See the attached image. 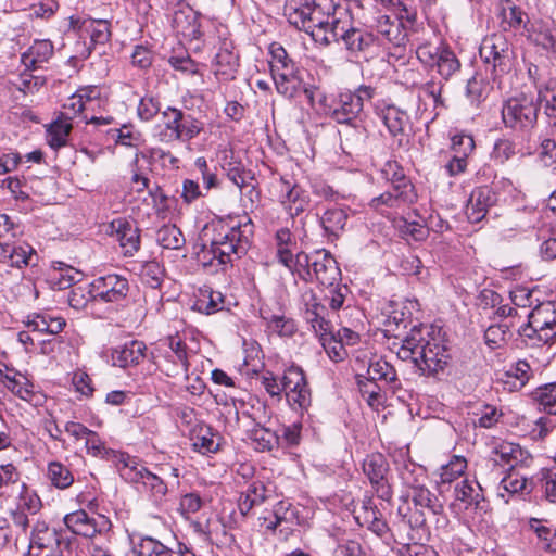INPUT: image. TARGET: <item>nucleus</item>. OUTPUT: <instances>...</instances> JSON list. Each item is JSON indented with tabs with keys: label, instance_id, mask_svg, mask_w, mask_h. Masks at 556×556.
Here are the masks:
<instances>
[{
	"label": "nucleus",
	"instance_id": "obj_1",
	"mask_svg": "<svg viewBox=\"0 0 556 556\" xmlns=\"http://www.w3.org/2000/svg\"><path fill=\"white\" fill-rule=\"evenodd\" d=\"M444 337L440 327L414 326L402 339L397 356L403 361H412L422 374L434 375L443 370L450 359Z\"/></svg>",
	"mask_w": 556,
	"mask_h": 556
},
{
	"label": "nucleus",
	"instance_id": "obj_2",
	"mask_svg": "<svg viewBox=\"0 0 556 556\" xmlns=\"http://www.w3.org/2000/svg\"><path fill=\"white\" fill-rule=\"evenodd\" d=\"M343 13L346 10L337 7L333 0H312L298 7L290 5L286 15L291 25L323 45V37L332 35L334 25L341 22Z\"/></svg>",
	"mask_w": 556,
	"mask_h": 556
},
{
	"label": "nucleus",
	"instance_id": "obj_3",
	"mask_svg": "<svg viewBox=\"0 0 556 556\" xmlns=\"http://www.w3.org/2000/svg\"><path fill=\"white\" fill-rule=\"evenodd\" d=\"M253 223L248 216L241 217L231 225L219 224L211 240L208 253L219 264H232L235 258L247 254L253 236Z\"/></svg>",
	"mask_w": 556,
	"mask_h": 556
},
{
	"label": "nucleus",
	"instance_id": "obj_4",
	"mask_svg": "<svg viewBox=\"0 0 556 556\" xmlns=\"http://www.w3.org/2000/svg\"><path fill=\"white\" fill-rule=\"evenodd\" d=\"M16 227L7 214H0V263L23 268L34 265L35 249L25 241L16 240Z\"/></svg>",
	"mask_w": 556,
	"mask_h": 556
},
{
	"label": "nucleus",
	"instance_id": "obj_5",
	"mask_svg": "<svg viewBox=\"0 0 556 556\" xmlns=\"http://www.w3.org/2000/svg\"><path fill=\"white\" fill-rule=\"evenodd\" d=\"M479 54L490 70L493 80L510 71L514 52L505 35L496 33L484 37Z\"/></svg>",
	"mask_w": 556,
	"mask_h": 556
},
{
	"label": "nucleus",
	"instance_id": "obj_6",
	"mask_svg": "<svg viewBox=\"0 0 556 556\" xmlns=\"http://www.w3.org/2000/svg\"><path fill=\"white\" fill-rule=\"evenodd\" d=\"M121 476L130 483L141 484L154 504L160 505L164 502L168 492L167 484L161 477L151 472L136 459L128 458L124 463L121 468Z\"/></svg>",
	"mask_w": 556,
	"mask_h": 556
},
{
	"label": "nucleus",
	"instance_id": "obj_7",
	"mask_svg": "<svg viewBox=\"0 0 556 556\" xmlns=\"http://www.w3.org/2000/svg\"><path fill=\"white\" fill-rule=\"evenodd\" d=\"M417 59L429 68H435L445 80L460 70L456 54L444 45L422 43L416 50Z\"/></svg>",
	"mask_w": 556,
	"mask_h": 556
},
{
	"label": "nucleus",
	"instance_id": "obj_8",
	"mask_svg": "<svg viewBox=\"0 0 556 556\" xmlns=\"http://www.w3.org/2000/svg\"><path fill=\"white\" fill-rule=\"evenodd\" d=\"M342 40L346 50L351 53H358L366 51L372 46L375 37L371 33H367L353 26L352 18L349 13H343V18L334 25L332 35L328 38L323 37V45L329 46L331 42Z\"/></svg>",
	"mask_w": 556,
	"mask_h": 556
},
{
	"label": "nucleus",
	"instance_id": "obj_9",
	"mask_svg": "<svg viewBox=\"0 0 556 556\" xmlns=\"http://www.w3.org/2000/svg\"><path fill=\"white\" fill-rule=\"evenodd\" d=\"M269 65L277 90L282 94H291L293 86H290L298 74V66L287 50L278 42L269 46Z\"/></svg>",
	"mask_w": 556,
	"mask_h": 556
},
{
	"label": "nucleus",
	"instance_id": "obj_10",
	"mask_svg": "<svg viewBox=\"0 0 556 556\" xmlns=\"http://www.w3.org/2000/svg\"><path fill=\"white\" fill-rule=\"evenodd\" d=\"M285 394L293 409H307L312 403V394L302 368L291 366L285 371Z\"/></svg>",
	"mask_w": 556,
	"mask_h": 556
},
{
	"label": "nucleus",
	"instance_id": "obj_11",
	"mask_svg": "<svg viewBox=\"0 0 556 556\" xmlns=\"http://www.w3.org/2000/svg\"><path fill=\"white\" fill-rule=\"evenodd\" d=\"M93 300L104 303H119L126 299L129 292V283L126 277L117 274L100 276L91 282Z\"/></svg>",
	"mask_w": 556,
	"mask_h": 556
},
{
	"label": "nucleus",
	"instance_id": "obj_12",
	"mask_svg": "<svg viewBox=\"0 0 556 556\" xmlns=\"http://www.w3.org/2000/svg\"><path fill=\"white\" fill-rule=\"evenodd\" d=\"M311 280L321 286L332 288L341 280V270L330 252L316 250L312 253Z\"/></svg>",
	"mask_w": 556,
	"mask_h": 556
},
{
	"label": "nucleus",
	"instance_id": "obj_13",
	"mask_svg": "<svg viewBox=\"0 0 556 556\" xmlns=\"http://www.w3.org/2000/svg\"><path fill=\"white\" fill-rule=\"evenodd\" d=\"M367 381L364 382L361 377H358V386L363 393H368V402L372 405V402L379 397V392L376 390L378 387L374 386L372 389H369V384L374 381H382L386 384L391 386V388H395L397 382L396 370L394 367L383 359H378L376 362H371L367 369Z\"/></svg>",
	"mask_w": 556,
	"mask_h": 556
},
{
	"label": "nucleus",
	"instance_id": "obj_14",
	"mask_svg": "<svg viewBox=\"0 0 556 556\" xmlns=\"http://www.w3.org/2000/svg\"><path fill=\"white\" fill-rule=\"evenodd\" d=\"M522 458V450L520 445L511 442H502L494 447L492 451V457L484 459L478 465L479 473L488 469L497 471V475L502 473L501 469L505 466L513 470L515 465L518 464Z\"/></svg>",
	"mask_w": 556,
	"mask_h": 556
},
{
	"label": "nucleus",
	"instance_id": "obj_15",
	"mask_svg": "<svg viewBox=\"0 0 556 556\" xmlns=\"http://www.w3.org/2000/svg\"><path fill=\"white\" fill-rule=\"evenodd\" d=\"M417 192L412 182L391 184V189L381 193L371 200L370 205L374 208L387 206L391 208H400L410 205L417 201Z\"/></svg>",
	"mask_w": 556,
	"mask_h": 556
},
{
	"label": "nucleus",
	"instance_id": "obj_16",
	"mask_svg": "<svg viewBox=\"0 0 556 556\" xmlns=\"http://www.w3.org/2000/svg\"><path fill=\"white\" fill-rule=\"evenodd\" d=\"M279 201L291 216H298L307 207L309 197L292 178L282 176L279 180Z\"/></svg>",
	"mask_w": 556,
	"mask_h": 556
},
{
	"label": "nucleus",
	"instance_id": "obj_17",
	"mask_svg": "<svg viewBox=\"0 0 556 556\" xmlns=\"http://www.w3.org/2000/svg\"><path fill=\"white\" fill-rule=\"evenodd\" d=\"M239 66V56L231 41L224 40L215 55L213 68L217 79L228 81L235 78Z\"/></svg>",
	"mask_w": 556,
	"mask_h": 556
},
{
	"label": "nucleus",
	"instance_id": "obj_18",
	"mask_svg": "<svg viewBox=\"0 0 556 556\" xmlns=\"http://www.w3.org/2000/svg\"><path fill=\"white\" fill-rule=\"evenodd\" d=\"M496 202V194L488 186L476 188L468 200L466 205V215L471 223H479L482 220L489 208Z\"/></svg>",
	"mask_w": 556,
	"mask_h": 556
},
{
	"label": "nucleus",
	"instance_id": "obj_19",
	"mask_svg": "<svg viewBox=\"0 0 556 556\" xmlns=\"http://www.w3.org/2000/svg\"><path fill=\"white\" fill-rule=\"evenodd\" d=\"M47 144L54 151H59L68 144V137L73 129L72 118L64 113L58 116L49 124L45 125Z\"/></svg>",
	"mask_w": 556,
	"mask_h": 556
},
{
	"label": "nucleus",
	"instance_id": "obj_20",
	"mask_svg": "<svg viewBox=\"0 0 556 556\" xmlns=\"http://www.w3.org/2000/svg\"><path fill=\"white\" fill-rule=\"evenodd\" d=\"M125 256H132L140 249V230L130 222L118 218L111 223Z\"/></svg>",
	"mask_w": 556,
	"mask_h": 556
},
{
	"label": "nucleus",
	"instance_id": "obj_21",
	"mask_svg": "<svg viewBox=\"0 0 556 556\" xmlns=\"http://www.w3.org/2000/svg\"><path fill=\"white\" fill-rule=\"evenodd\" d=\"M277 258L293 275H298L304 281L311 280L312 253L298 252L294 255L292 250H278Z\"/></svg>",
	"mask_w": 556,
	"mask_h": 556
},
{
	"label": "nucleus",
	"instance_id": "obj_22",
	"mask_svg": "<svg viewBox=\"0 0 556 556\" xmlns=\"http://www.w3.org/2000/svg\"><path fill=\"white\" fill-rule=\"evenodd\" d=\"M147 345L142 341L132 340L112 352L114 366L126 368L138 365L146 357Z\"/></svg>",
	"mask_w": 556,
	"mask_h": 556
},
{
	"label": "nucleus",
	"instance_id": "obj_23",
	"mask_svg": "<svg viewBox=\"0 0 556 556\" xmlns=\"http://www.w3.org/2000/svg\"><path fill=\"white\" fill-rule=\"evenodd\" d=\"M454 495L455 500L464 503L466 508L473 507L481 511L486 510L488 504L478 482L476 486L468 479L457 482L454 486Z\"/></svg>",
	"mask_w": 556,
	"mask_h": 556
},
{
	"label": "nucleus",
	"instance_id": "obj_24",
	"mask_svg": "<svg viewBox=\"0 0 556 556\" xmlns=\"http://www.w3.org/2000/svg\"><path fill=\"white\" fill-rule=\"evenodd\" d=\"M4 387L14 395L30 404L37 405L40 401V394L35 391L34 384L22 374L16 372L12 376L3 377Z\"/></svg>",
	"mask_w": 556,
	"mask_h": 556
},
{
	"label": "nucleus",
	"instance_id": "obj_25",
	"mask_svg": "<svg viewBox=\"0 0 556 556\" xmlns=\"http://www.w3.org/2000/svg\"><path fill=\"white\" fill-rule=\"evenodd\" d=\"M54 48L50 40H35L22 54V63L28 70L40 68L53 55Z\"/></svg>",
	"mask_w": 556,
	"mask_h": 556
},
{
	"label": "nucleus",
	"instance_id": "obj_26",
	"mask_svg": "<svg viewBox=\"0 0 556 556\" xmlns=\"http://www.w3.org/2000/svg\"><path fill=\"white\" fill-rule=\"evenodd\" d=\"M501 113L507 127H525L535 121L538 106H503Z\"/></svg>",
	"mask_w": 556,
	"mask_h": 556
},
{
	"label": "nucleus",
	"instance_id": "obj_27",
	"mask_svg": "<svg viewBox=\"0 0 556 556\" xmlns=\"http://www.w3.org/2000/svg\"><path fill=\"white\" fill-rule=\"evenodd\" d=\"M528 346L538 348L551 345L556 342V324L552 327L536 328L531 325H523L519 330Z\"/></svg>",
	"mask_w": 556,
	"mask_h": 556
},
{
	"label": "nucleus",
	"instance_id": "obj_28",
	"mask_svg": "<svg viewBox=\"0 0 556 556\" xmlns=\"http://www.w3.org/2000/svg\"><path fill=\"white\" fill-rule=\"evenodd\" d=\"M174 25L178 33L190 40H198L202 36L199 17L192 10L176 12Z\"/></svg>",
	"mask_w": 556,
	"mask_h": 556
},
{
	"label": "nucleus",
	"instance_id": "obj_29",
	"mask_svg": "<svg viewBox=\"0 0 556 556\" xmlns=\"http://www.w3.org/2000/svg\"><path fill=\"white\" fill-rule=\"evenodd\" d=\"M267 498V489L261 481L251 482L247 490L241 493L238 501V507L242 516H247L250 510L264 503Z\"/></svg>",
	"mask_w": 556,
	"mask_h": 556
},
{
	"label": "nucleus",
	"instance_id": "obj_30",
	"mask_svg": "<svg viewBox=\"0 0 556 556\" xmlns=\"http://www.w3.org/2000/svg\"><path fill=\"white\" fill-rule=\"evenodd\" d=\"M531 489L529 488V483L526 477L519 475L517 471L509 470L507 475L502 478L498 485V496L504 498L506 503H508L509 498L505 497L514 494H525L529 493Z\"/></svg>",
	"mask_w": 556,
	"mask_h": 556
},
{
	"label": "nucleus",
	"instance_id": "obj_31",
	"mask_svg": "<svg viewBox=\"0 0 556 556\" xmlns=\"http://www.w3.org/2000/svg\"><path fill=\"white\" fill-rule=\"evenodd\" d=\"M409 496L416 507L426 509L432 516L441 515L444 511L443 502L425 485L409 492Z\"/></svg>",
	"mask_w": 556,
	"mask_h": 556
},
{
	"label": "nucleus",
	"instance_id": "obj_32",
	"mask_svg": "<svg viewBox=\"0 0 556 556\" xmlns=\"http://www.w3.org/2000/svg\"><path fill=\"white\" fill-rule=\"evenodd\" d=\"M526 14L510 0L501 2V25L504 31L519 30L525 26Z\"/></svg>",
	"mask_w": 556,
	"mask_h": 556
},
{
	"label": "nucleus",
	"instance_id": "obj_33",
	"mask_svg": "<svg viewBox=\"0 0 556 556\" xmlns=\"http://www.w3.org/2000/svg\"><path fill=\"white\" fill-rule=\"evenodd\" d=\"M378 91L375 87L359 85L357 88H344L339 93L340 104H364L377 100Z\"/></svg>",
	"mask_w": 556,
	"mask_h": 556
},
{
	"label": "nucleus",
	"instance_id": "obj_34",
	"mask_svg": "<svg viewBox=\"0 0 556 556\" xmlns=\"http://www.w3.org/2000/svg\"><path fill=\"white\" fill-rule=\"evenodd\" d=\"M556 324V311L553 302L538 303L528 315V323L536 328L552 327Z\"/></svg>",
	"mask_w": 556,
	"mask_h": 556
},
{
	"label": "nucleus",
	"instance_id": "obj_35",
	"mask_svg": "<svg viewBox=\"0 0 556 556\" xmlns=\"http://www.w3.org/2000/svg\"><path fill=\"white\" fill-rule=\"evenodd\" d=\"M376 28L386 40L394 46L404 43L406 34L401 28V23L391 21L388 15H379L377 17Z\"/></svg>",
	"mask_w": 556,
	"mask_h": 556
},
{
	"label": "nucleus",
	"instance_id": "obj_36",
	"mask_svg": "<svg viewBox=\"0 0 556 556\" xmlns=\"http://www.w3.org/2000/svg\"><path fill=\"white\" fill-rule=\"evenodd\" d=\"M363 471L370 483L379 482L386 478L389 471L388 460L381 453L369 454L363 462Z\"/></svg>",
	"mask_w": 556,
	"mask_h": 556
},
{
	"label": "nucleus",
	"instance_id": "obj_37",
	"mask_svg": "<svg viewBox=\"0 0 556 556\" xmlns=\"http://www.w3.org/2000/svg\"><path fill=\"white\" fill-rule=\"evenodd\" d=\"M346 222L348 213L340 207L327 208L320 218L324 230L332 236H338L344 229Z\"/></svg>",
	"mask_w": 556,
	"mask_h": 556
},
{
	"label": "nucleus",
	"instance_id": "obj_38",
	"mask_svg": "<svg viewBox=\"0 0 556 556\" xmlns=\"http://www.w3.org/2000/svg\"><path fill=\"white\" fill-rule=\"evenodd\" d=\"M156 241L164 249H181L186 239L181 230L173 224L163 225L156 232Z\"/></svg>",
	"mask_w": 556,
	"mask_h": 556
},
{
	"label": "nucleus",
	"instance_id": "obj_39",
	"mask_svg": "<svg viewBox=\"0 0 556 556\" xmlns=\"http://www.w3.org/2000/svg\"><path fill=\"white\" fill-rule=\"evenodd\" d=\"M78 276H80L78 270L62 262H58L53 266L50 279L53 287L64 290L71 288L77 281Z\"/></svg>",
	"mask_w": 556,
	"mask_h": 556
},
{
	"label": "nucleus",
	"instance_id": "obj_40",
	"mask_svg": "<svg viewBox=\"0 0 556 556\" xmlns=\"http://www.w3.org/2000/svg\"><path fill=\"white\" fill-rule=\"evenodd\" d=\"M135 553L137 556H178L179 548L173 551L165 546L160 541L146 536L142 538L139 543L135 546Z\"/></svg>",
	"mask_w": 556,
	"mask_h": 556
},
{
	"label": "nucleus",
	"instance_id": "obj_41",
	"mask_svg": "<svg viewBox=\"0 0 556 556\" xmlns=\"http://www.w3.org/2000/svg\"><path fill=\"white\" fill-rule=\"evenodd\" d=\"M533 376V371L529 363L525 359H519L505 371V383H511V388L521 389L526 386L529 379Z\"/></svg>",
	"mask_w": 556,
	"mask_h": 556
},
{
	"label": "nucleus",
	"instance_id": "obj_42",
	"mask_svg": "<svg viewBox=\"0 0 556 556\" xmlns=\"http://www.w3.org/2000/svg\"><path fill=\"white\" fill-rule=\"evenodd\" d=\"M194 308L206 315L222 311L224 308V295L219 291L202 290L194 303Z\"/></svg>",
	"mask_w": 556,
	"mask_h": 556
},
{
	"label": "nucleus",
	"instance_id": "obj_43",
	"mask_svg": "<svg viewBox=\"0 0 556 556\" xmlns=\"http://www.w3.org/2000/svg\"><path fill=\"white\" fill-rule=\"evenodd\" d=\"M74 102L72 104H86L88 102H106L108 89L102 86L89 85L83 86L76 90L71 97Z\"/></svg>",
	"mask_w": 556,
	"mask_h": 556
},
{
	"label": "nucleus",
	"instance_id": "obj_44",
	"mask_svg": "<svg viewBox=\"0 0 556 556\" xmlns=\"http://www.w3.org/2000/svg\"><path fill=\"white\" fill-rule=\"evenodd\" d=\"M48 478L52 485L64 490L74 482V476L71 470L60 462H50L48 464Z\"/></svg>",
	"mask_w": 556,
	"mask_h": 556
},
{
	"label": "nucleus",
	"instance_id": "obj_45",
	"mask_svg": "<svg viewBox=\"0 0 556 556\" xmlns=\"http://www.w3.org/2000/svg\"><path fill=\"white\" fill-rule=\"evenodd\" d=\"M262 317L267 321L268 328L274 332H277L279 336L290 337L296 331L294 320L283 314L266 315V312L262 311Z\"/></svg>",
	"mask_w": 556,
	"mask_h": 556
},
{
	"label": "nucleus",
	"instance_id": "obj_46",
	"mask_svg": "<svg viewBox=\"0 0 556 556\" xmlns=\"http://www.w3.org/2000/svg\"><path fill=\"white\" fill-rule=\"evenodd\" d=\"M401 479L406 484L410 492L416 491V488L424 485L426 479V470L422 466L414 463L404 464L400 471Z\"/></svg>",
	"mask_w": 556,
	"mask_h": 556
},
{
	"label": "nucleus",
	"instance_id": "obj_47",
	"mask_svg": "<svg viewBox=\"0 0 556 556\" xmlns=\"http://www.w3.org/2000/svg\"><path fill=\"white\" fill-rule=\"evenodd\" d=\"M467 460L462 456H453L452 459L440 468V483H452L464 475Z\"/></svg>",
	"mask_w": 556,
	"mask_h": 556
},
{
	"label": "nucleus",
	"instance_id": "obj_48",
	"mask_svg": "<svg viewBox=\"0 0 556 556\" xmlns=\"http://www.w3.org/2000/svg\"><path fill=\"white\" fill-rule=\"evenodd\" d=\"M111 526V521L108 517L98 515L97 517H89L75 534L85 538H93L97 534L108 532Z\"/></svg>",
	"mask_w": 556,
	"mask_h": 556
},
{
	"label": "nucleus",
	"instance_id": "obj_49",
	"mask_svg": "<svg viewBox=\"0 0 556 556\" xmlns=\"http://www.w3.org/2000/svg\"><path fill=\"white\" fill-rule=\"evenodd\" d=\"M85 29L89 33L93 45H105L111 38L110 23L106 20L85 22Z\"/></svg>",
	"mask_w": 556,
	"mask_h": 556
},
{
	"label": "nucleus",
	"instance_id": "obj_50",
	"mask_svg": "<svg viewBox=\"0 0 556 556\" xmlns=\"http://www.w3.org/2000/svg\"><path fill=\"white\" fill-rule=\"evenodd\" d=\"M251 439L262 452L271 451L279 444V437L274 431L258 425L251 431Z\"/></svg>",
	"mask_w": 556,
	"mask_h": 556
},
{
	"label": "nucleus",
	"instance_id": "obj_51",
	"mask_svg": "<svg viewBox=\"0 0 556 556\" xmlns=\"http://www.w3.org/2000/svg\"><path fill=\"white\" fill-rule=\"evenodd\" d=\"M365 520L368 523V529L379 538L387 540L389 536V526L381 519V513L371 506H364Z\"/></svg>",
	"mask_w": 556,
	"mask_h": 556
},
{
	"label": "nucleus",
	"instance_id": "obj_52",
	"mask_svg": "<svg viewBox=\"0 0 556 556\" xmlns=\"http://www.w3.org/2000/svg\"><path fill=\"white\" fill-rule=\"evenodd\" d=\"M168 63L174 70L181 73L194 75L199 71L198 63L184 49L173 51V54L168 58Z\"/></svg>",
	"mask_w": 556,
	"mask_h": 556
},
{
	"label": "nucleus",
	"instance_id": "obj_53",
	"mask_svg": "<svg viewBox=\"0 0 556 556\" xmlns=\"http://www.w3.org/2000/svg\"><path fill=\"white\" fill-rule=\"evenodd\" d=\"M319 339L326 353L332 361L340 362L344 359L346 356L344 344L334 336L332 331L329 333L323 332V336Z\"/></svg>",
	"mask_w": 556,
	"mask_h": 556
},
{
	"label": "nucleus",
	"instance_id": "obj_54",
	"mask_svg": "<svg viewBox=\"0 0 556 556\" xmlns=\"http://www.w3.org/2000/svg\"><path fill=\"white\" fill-rule=\"evenodd\" d=\"M164 277V269L156 261H149L142 265L141 278L149 287L156 289L161 286Z\"/></svg>",
	"mask_w": 556,
	"mask_h": 556
},
{
	"label": "nucleus",
	"instance_id": "obj_55",
	"mask_svg": "<svg viewBox=\"0 0 556 556\" xmlns=\"http://www.w3.org/2000/svg\"><path fill=\"white\" fill-rule=\"evenodd\" d=\"M535 400L546 413L556 415V383L539 388L535 392Z\"/></svg>",
	"mask_w": 556,
	"mask_h": 556
},
{
	"label": "nucleus",
	"instance_id": "obj_56",
	"mask_svg": "<svg viewBox=\"0 0 556 556\" xmlns=\"http://www.w3.org/2000/svg\"><path fill=\"white\" fill-rule=\"evenodd\" d=\"M530 529L536 534L539 541L542 542V548L545 551H555L553 548V541L556 539V530L542 523L538 519H531L529 522Z\"/></svg>",
	"mask_w": 556,
	"mask_h": 556
},
{
	"label": "nucleus",
	"instance_id": "obj_57",
	"mask_svg": "<svg viewBox=\"0 0 556 556\" xmlns=\"http://www.w3.org/2000/svg\"><path fill=\"white\" fill-rule=\"evenodd\" d=\"M509 336V327L505 324L491 325L484 331V340L489 348L497 349L504 344Z\"/></svg>",
	"mask_w": 556,
	"mask_h": 556
},
{
	"label": "nucleus",
	"instance_id": "obj_58",
	"mask_svg": "<svg viewBox=\"0 0 556 556\" xmlns=\"http://www.w3.org/2000/svg\"><path fill=\"white\" fill-rule=\"evenodd\" d=\"M491 86L482 79L472 77L468 80L466 86V92L469 101L471 102H483L488 99L491 91Z\"/></svg>",
	"mask_w": 556,
	"mask_h": 556
},
{
	"label": "nucleus",
	"instance_id": "obj_59",
	"mask_svg": "<svg viewBox=\"0 0 556 556\" xmlns=\"http://www.w3.org/2000/svg\"><path fill=\"white\" fill-rule=\"evenodd\" d=\"M91 299H93V292L90 283L88 287H74L68 293L67 301L71 307L79 311L85 308Z\"/></svg>",
	"mask_w": 556,
	"mask_h": 556
},
{
	"label": "nucleus",
	"instance_id": "obj_60",
	"mask_svg": "<svg viewBox=\"0 0 556 556\" xmlns=\"http://www.w3.org/2000/svg\"><path fill=\"white\" fill-rule=\"evenodd\" d=\"M442 85L437 81H429L424 84L418 89V98L420 102L427 104L428 102H432L433 104H443V100L441 99Z\"/></svg>",
	"mask_w": 556,
	"mask_h": 556
},
{
	"label": "nucleus",
	"instance_id": "obj_61",
	"mask_svg": "<svg viewBox=\"0 0 556 556\" xmlns=\"http://www.w3.org/2000/svg\"><path fill=\"white\" fill-rule=\"evenodd\" d=\"M382 177L390 184L412 182L397 161H388L381 169Z\"/></svg>",
	"mask_w": 556,
	"mask_h": 556
},
{
	"label": "nucleus",
	"instance_id": "obj_62",
	"mask_svg": "<svg viewBox=\"0 0 556 556\" xmlns=\"http://www.w3.org/2000/svg\"><path fill=\"white\" fill-rule=\"evenodd\" d=\"M22 488L23 492L20 495L17 509L30 515L37 514L41 508L40 497L34 492H29L25 483H23Z\"/></svg>",
	"mask_w": 556,
	"mask_h": 556
},
{
	"label": "nucleus",
	"instance_id": "obj_63",
	"mask_svg": "<svg viewBox=\"0 0 556 556\" xmlns=\"http://www.w3.org/2000/svg\"><path fill=\"white\" fill-rule=\"evenodd\" d=\"M227 176L239 188L249 189L250 195L254 193L256 197H258V192L255 190V186L252 184L253 177L251 176L250 172L233 167L228 170Z\"/></svg>",
	"mask_w": 556,
	"mask_h": 556
},
{
	"label": "nucleus",
	"instance_id": "obj_64",
	"mask_svg": "<svg viewBox=\"0 0 556 556\" xmlns=\"http://www.w3.org/2000/svg\"><path fill=\"white\" fill-rule=\"evenodd\" d=\"M193 446L201 453H215L219 448L218 438L207 428L204 433L197 435Z\"/></svg>",
	"mask_w": 556,
	"mask_h": 556
}]
</instances>
